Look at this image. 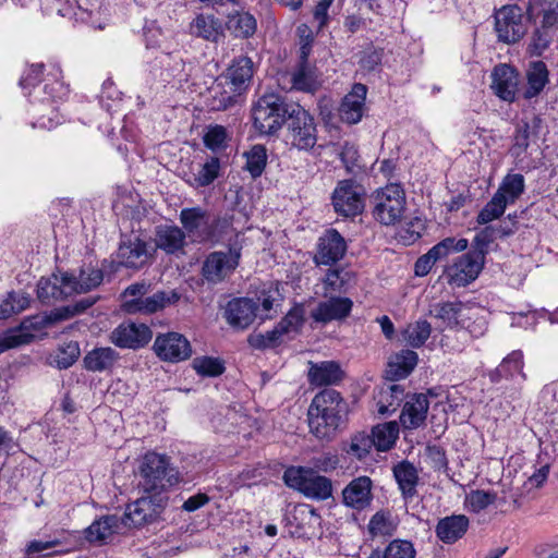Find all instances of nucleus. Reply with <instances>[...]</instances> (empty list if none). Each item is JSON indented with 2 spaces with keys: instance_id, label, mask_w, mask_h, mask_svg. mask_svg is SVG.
Returning a JSON list of instances; mask_svg holds the SVG:
<instances>
[{
  "instance_id": "1",
  "label": "nucleus",
  "mask_w": 558,
  "mask_h": 558,
  "mask_svg": "<svg viewBox=\"0 0 558 558\" xmlns=\"http://www.w3.org/2000/svg\"><path fill=\"white\" fill-rule=\"evenodd\" d=\"M138 488L143 494L167 496V492L182 481V475L167 454L148 451L144 454L140 468Z\"/></svg>"
},
{
  "instance_id": "2",
  "label": "nucleus",
  "mask_w": 558,
  "mask_h": 558,
  "mask_svg": "<svg viewBox=\"0 0 558 558\" xmlns=\"http://www.w3.org/2000/svg\"><path fill=\"white\" fill-rule=\"evenodd\" d=\"M295 104L284 95L269 93L252 107L253 125L260 135H277L295 110Z\"/></svg>"
},
{
  "instance_id": "3",
  "label": "nucleus",
  "mask_w": 558,
  "mask_h": 558,
  "mask_svg": "<svg viewBox=\"0 0 558 558\" xmlns=\"http://www.w3.org/2000/svg\"><path fill=\"white\" fill-rule=\"evenodd\" d=\"M284 484L300 493L305 497L326 500L332 494L331 481L323 475H318L311 468L291 466L283 472Z\"/></svg>"
},
{
  "instance_id": "4",
  "label": "nucleus",
  "mask_w": 558,
  "mask_h": 558,
  "mask_svg": "<svg viewBox=\"0 0 558 558\" xmlns=\"http://www.w3.org/2000/svg\"><path fill=\"white\" fill-rule=\"evenodd\" d=\"M287 137L291 145L300 150H311L317 142L315 118L300 104L287 121Z\"/></svg>"
},
{
  "instance_id": "5",
  "label": "nucleus",
  "mask_w": 558,
  "mask_h": 558,
  "mask_svg": "<svg viewBox=\"0 0 558 558\" xmlns=\"http://www.w3.org/2000/svg\"><path fill=\"white\" fill-rule=\"evenodd\" d=\"M168 500V496L144 494V496L126 506L121 521L125 526L134 527L155 522L166 509Z\"/></svg>"
},
{
  "instance_id": "6",
  "label": "nucleus",
  "mask_w": 558,
  "mask_h": 558,
  "mask_svg": "<svg viewBox=\"0 0 558 558\" xmlns=\"http://www.w3.org/2000/svg\"><path fill=\"white\" fill-rule=\"evenodd\" d=\"M365 187L353 179L338 182L332 193V206L335 211L342 217H356L365 207Z\"/></svg>"
},
{
  "instance_id": "7",
  "label": "nucleus",
  "mask_w": 558,
  "mask_h": 558,
  "mask_svg": "<svg viewBox=\"0 0 558 558\" xmlns=\"http://www.w3.org/2000/svg\"><path fill=\"white\" fill-rule=\"evenodd\" d=\"M374 218L381 225L391 226L398 222L405 208V195L399 184L387 185L374 197Z\"/></svg>"
},
{
  "instance_id": "8",
  "label": "nucleus",
  "mask_w": 558,
  "mask_h": 558,
  "mask_svg": "<svg viewBox=\"0 0 558 558\" xmlns=\"http://www.w3.org/2000/svg\"><path fill=\"white\" fill-rule=\"evenodd\" d=\"M495 31L499 41L511 45L518 43L527 32L529 22L523 10L517 4L504 5L495 12Z\"/></svg>"
},
{
  "instance_id": "9",
  "label": "nucleus",
  "mask_w": 558,
  "mask_h": 558,
  "mask_svg": "<svg viewBox=\"0 0 558 558\" xmlns=\"http://www.w3.org/2000/svg\"><path fill=\"white\" fill-rule=\"evenodd\" d=\"M283 520L292 537L311 539L317 535L322 518L312 506L299 504L287 510Z\"/></svg>"
},
{
  "instance_id": "10",
  "label": "nucleus",
  "mask_w": 558,
  "mask_h": 558,
  "mask_svg": "<svg viewBox=\"0 0 558 558\" xmlns=\"http://www.w3.org/2000/svg\"><path fill=\"white\" fill-rule=\"evenodd\" d=\"M241 251L242 246L238 245L235 242L229 245L228 253H210L202 267L203 277L208 282L213 283L222 281L228 274L232 272L239 266Z\"/></svg>"
},
{
  "instance_id": "11",
  "label": "nucleus",
  "mask_w": 558,
  "mask_h": 558,
  "mask_svg": "<svg viewBox=\"0 0 558 558\" xmlns=\"http://www.w3.org/2000/svg\"><path fill=\"white\" fill-rule=\"evenodd\" d=\"M485 264V258L476 252L470 250L468 253L458 257V259L445 269L448 282L458 288L466 287L473 282L481 274Z\"/></svg>"
},
{
  "instance_id": "12",
  "label": "nucleus",
  "mask_w": 558,
  "mask_h": 558,
  "mask_svg": "<svg viewBox=\"0 0 558 558\" xmlns=\"http://www.w3.org/2000/svg\"><path fill=\"white\" fill-rule=\"evenodd\" d=\"M153 349L165 362L178 363L192 355L190 341L182 333L174 331L157 335Z\"/></svg>"
},
{
  "instance_id": "13",
  "label": "nucleus",
  "mask_w": 558,
  "mask_h": 558,
  "mask_svg": "<svg viewBox=\"0 0 558 558\" xmlns=\"http://www.w3.org/2000/svg\"><path fill=\"white\" fill-rule=\"evenodd\" d=\"M348 250L344 238L336 229H327L317 241L313 262L316 266H333L343 258Z\"/></svg>"
},
{
  "instance_id": "14",
  "label": "nucleus",
  "mask_w": 558,
  "mask_h": 558,
  "mask_svg": "<svg viewBox=\"0 0 558 558\" xmlns=\"http://www.w3.org/2000/svg\"><path fill=\"white\" fill-rule=\"evenodd\" d=\"M180 299L181 294L177 290L157 291L150 296L125 300L121 307L130 315L154 314L178 303Z\"/></svg>"
},
{
  "instance_id": "15",
  "label": "nucleus",
  "mask_w": 558,
  "mask_h": 558,
  "mask_svg": "<svg viewBox=\"0 0 558 558\" xmlns=\"http://www.w3.org/2000/svg\"><path fill=\"white\" fill-rule=\"evenodd\" d=\"M153 338V331L145 324L122 323L113 329L111 342L122 349H140L145 347Z\"/></svg>"
},
{
  "instance_id": "16",
  "label": "nucleus",
  "mask_w": 558,
  "mask_h": 558,
  "mask_svg": "<svg viewBox=\"0 0 558 558\" xmlns=\"http://www.w3.org/2000/svg\"><path fill=\"white\" fill-rule=\"evenodd\" d=\"M258 303L248 298H235L228 302L225 318L234 329H246L256 318Z\"/></svg>"
},
{
  "instance_id": "17",
  "label": "nucleus",
  "mask_w": 558,
  "mask_h": 558,
  "mask_svg": "<svg viewBox=\"0 0 558 558\" xmlns=\"http://www.w3.org/2000/svg\"><path fill=\"white\" fill-rule=\"evenodd\" d=\"M519 84V72L515 68L506 64H497L492 73V88L495 94L502 100L512 102Z\"/></svg>"
},
{
  "instance_id": "18",
  "label": "nucleus",
  "mask_w": 558,
  "mask_h": 558,
  "mask_svg": "<svg viewBox=\"0 0 558 558\" xmlns=\"http://www.w3.org/2000/svg\"><path fill=\"white\" fill-rule=\"evenodd\" d=\"M373 482L368 476L353 478L342 490V501L347 507L364 510L373 500Z\"/></svg>"
},
{
  "instance_id": "19",
  "label": "nucleus",
  "mask_w": 558,
  "mask_h": 558,
  "mask_svg": "<svg viewBox=\"0 0 558 558\" xmlns=\"http://www.w3.org/2000/svg\"><path fill=\"white\" fill-rule=\"evenodd\" d=\"M367 87L364 84L355 83L349 94L344 96L339 107L341 121L348 124H355L361 121L364 109Z\"/></svg>"
},
{
  "instance_id": "20",
  "label": "nucleus",
  "mask_w": 558,
  "mask_h": 558,
  "mask_svg": "<svg viewBox=\"0 0 558 558\" xmlns=\"http://www.w3.org/2000/svg\"><path fill=\"white\" fill-rule=\"evenodd\" d=\"M117 255L124 267L133 269L142 268L151 257L147 250V243L138 236L122 240Z\"/></svg>"
},
{
  "instance_id": "21",
  "label": "nucleus",
  "mask_w": 558,
  "mask_h": 558,
  "mask_svg": "<svg viewBox=\"0 0 558 558\" xmlns=\"http://www.w3.org/2000/svg\"><path fill=\"white\" fill-rule=\"evenodd\" d=\"M307 411L328 412L345 421L349 407L339 391L332 388H325L315 395Z\"/></svg>"
},
{
  "instance_id": "22",
  "label": "nucleus",
  "mask_w": 558,
  "mask_h": 558,
  "mask_svg": "<svg viewBox=\"0 0 558 558\" xmlns=\"http://www.w3.org/2000/svg\"><path fill=\"white\" fill-rule=\"evenodd\" d=\"M66 271L60 275L52 274L49 278H41L37 284V298L41 303L50 304L53 301H62L72 295Z\"/></svg>"
},
{
  "instance_id": "23",
  "label": "nucleus",
  "mask_w": 558,
  "mask_h": 558,
  "mask_svg": "<svg viewBox=\"0 0 558 558\" xmlns=\"http://www.w3.org/2000/svg\"><path fill=\"white\" fill-rule=\"evenodd\" d=\"M308 365L307 380L315 387L337 385L345 377V373L336 361H311Z\"/></svg>"
},
{
  "instance_id": "24",
  "label": "nucleus",
  "mask_w": 558,
  "mask_h": 558,
  "mask_svg": "<svg viewBox=\"0 0 558 558\" xmlns=\"http://www.w3.org/2000/svg\"><path fill=\"white\" fill-rule=\"evenodd\" d=\"M353 302L349 298L332 296L328 301L319 302L312 312V318L317 323L327 324L331 320H340L351 313Z\"/></svg>"
},
{
  "instance_id": "25",
  "label": "nucleus",
  "mask_w": 558,
  "mask_h": 558,
  "mask_svg": "<svg viewBox=\"0 0 558 558\" xmlns=\"http://www.w3.org/2000/svg\"><path fill=\"white\" fill-rule=\"evenodd\" d=\"M418 355L415 351L403 349L389 357L385 371V378L389 381H398L407 378L415 368Z\"/></svg>"
},
{
  "instance_id": "26",
  "label": "nucleus",
  "mask_w": 558,
  "mask_h": 558,
  "mask_svg": "<svg viewBox=\"0 0 558 558\" xmlns=\"http://www.w3.org/2000/svg\"><path fill=\"white\" fill-rule=\"evenodd\" d=\"M307 422L311 433L319 440H331L337 430L344 423L343 420L338 418L335 414L328 412H313L307 411Z\"/></svg>"
},
{
  "instance_id": "27",
  "label": "nucleus",
  "mask_w": 558,
  "mask_h": 558,
  "mask_svg": "<svg viewBox=\"0 0 558 558\" xmlns=\"http://www.w3.org/2000/svg\"><path fill=\"white\" fill-rule=\"evenodd\" d=\"M469 523L464 514L448 515L438 521L435 533L445 544H453L466 533Z\"/></svg>"
},
{
  "instance_id": "28",
  "label": "nucleus",
  "mask_w": 558,
  "mask_h": 558,
  "mask_svg": "<svg viewBox=\"0 0 558 558\" xmlns=\"http://www.w3.org/2000/svg\"><path fill=\"white\" fill-rule=\"evenodd\" d=\"M120 360L118 351L110 347L95 348L83 357V366L89 372H111Z\"/></svg>"
},
{
  "instance_id": "29",
  "label": "nucleus",
  "mask_w": 558,
  "mask_h": 558,
  "mask_svg": "<svg viewBox=\"0 0 558 558\" xmlns=\"http://www.w3.org/2000/svg\"><path fill=\"white\" fill-rule=\"evenodd\" d=\"M65 279L69 280L72 293H86L97 288L104 280V272L101 269L95 268L90 265H83L78 269V274L68 272Z\"/></svg>"
},
{
  "instance_id": "30",
  "label": "nucleus",
  "mask_w": 558,
  "mask_h": 558,
  "mask_svg": "<svg viewBox=\"0 0 558 558\" xmlns=\"http://www.w3.org/2000/svg\"><path fill=\"white\" fill-rule=\"evenodd\" d=\"M429 402L425 395H414L411 401L403 405L400 421L405 428L415 429L426 420Z\"/></svg>"
},
{
  "instance_id": "31",
  "label": "nucleus",
  "mask_w": 558,
  "mask_h": 558,
  "mask_svg": "<svg viewBox=\"0 0 558 558\" xmlns=\"http://www.w3.org/2000/svg\"><path fill=\"white\" fill-rule=\"evenodd\" d=\"M254 63L251 58L240 56L235 58L227 71V78L233 86V92L245 90L253 77Z\"/></svg>"
},
{
  "instance_id": "32",
  "label": "nucleus",
  "mask_w": 558,
  "mask_h": 558,
  "mask_svg": "<svg viewBox=\"0 0 558 558\" xmlns=\"http://www.w3.org/2000/svg\"><path fill=\"white\" fill-rule=\"evenodd\" d=\"M155 236L156 247L167 254H177L185 246V233L177 226H158Z\"/></svg>"
},
{
  "instance_id": "33",
  "label": "nucleus",
  "mask_w": 558,
  "mask_h": 558,
  "mask_svg": "<svg viewBox=\"0 0 558 558\" xmlns=\"http://www.w3.org/2000/svg\"><path fill=\"white\" fill-rule=\"evenodd\" d=\"M392 471L403 499H412L417 494L418 473L416 468L410 461L403 460L396 464Z\"/></svg>"
},
{
  "instance_id": "34",
  "label": "nucleus",
  "mask_w": 558,
  "mask_h": 558,
  "mask_svg": "<svg viewBox=\"0 0 558 558\" xmlns=\"http://www.w3.org/2000/svg\"><path fill=\"white\" fill-rule=\"evenodd\" d=\"M190 32L196 37L217 43L222 36V24L214 15L198 14L191 23Z\"/></svg>"
},
{
  "instance_id": "35",
  "label": "nucleus",
  "mask_w": 558,
  "mask_h": 558,
  "mask_svg": "<svg viewBox=\"0 0 558 558\" xmlns=\"http://www.w3.org/2000/svg\"><path fill=\"white\" fill-rule=\"evenodd\" d=\"M549 72L545 62L537 60L530 63L526 71L527 87L523 93L525 99L538 96L549 82Z\"/></svg>"
},
{
  "instance_id": "36",
  "label": "nucleus",
  "mask_w": 558,
  "mask_h": 558,
  "mask_svg": "<svg viewBox=\"0 0 558 558\" xmlns=\"http://www.w3.org/2000/svg\"><path fill=\"white\" fill-rule=\"evenodd\" d=\"M325 290L331 293H347L355 283V276L352 271L342 267L327 270L323 280Z\"/></svg>"
},
{
  "instance_id": "37",
  "label": "nucleus",
  "mask_w": 558,
  "mask_h": 558,
  "mask_svg": "<svg viewBox=\"0 0 558 558\" xmlns=\"http://www.w3.org/2000/svg\"><path fill=\"white\" fill-rule=\"evenodd\" d=\"M226 26L234 37L247 39L255 34L257 23L252 14L247 12H235L228 16Z\"/></svg>"
},
{
  "instance_id": "38",
  "label": "nucleus",
  "mask_w": 558,
  "mask_h": 558,
  "mask_svg": "<svg viewBox=\"0 0 558 558\" xmlns=\"http://www.w3.org/2000/svg\"><path fill=\"white\" fill-rule=\"evenodd\" d=\"M536 7L542 9L544 27H554L558 24V0H530L525 12L527 21H535Z\"/></svg>"
},
{
  "instance_id": "39",
  "label": "nucleus",
  "mask_w": 558,
  "mask_h": 558,
  "mask_svg": "<svg viewBox=\"0 0 558 558\" xmlns=\"http://www.w3.org/2000/svg\"><path fill=\"white\" fill-rule=\"evenodd\" d=\"M119 519L116 515H106L92 523L85 531V537L90 543H102L111 536L118 527Z\"/></svg>"
},
{
  "instance_id": "40",
  "label": "nucleus",
  "mask_w": 558,
  "mask_h": 558,
  "mask_svg": "<svg viewBox=\"0 0 558 558\" xmlns=\"http://www.w3.org/2000/svg\"><path fill=\"white\" fill-rule=\"evenodd\" d=\"M371 435L374 437L375 448L378 451H388L393 447L399 436V425L397 422L379 424L373 427Z\"/></svg>"
},
{
  "instance_id": "41",
  "label": "nucleus",
  "mask_w": 558,
  "mask_h": 558,
  "mask_svg": "<svg viewBox=\"0 0 558 558\" xmlns=\"http://www.w3.org/2000/svg\"><path fill=\"white\" fill-rule=\"evenodd\" d=\"M415 549L411 542L403 539H393L381 551L375 549L368 558H415Z\"/></svg>"
},
{
  "instance_id": "42",
  "label": "nucleus",
  "mask_w": 558,
  "mask_h": 558,
  "mask_svg": "<svg viewBox=\"0 0 558 558\" xmlns=\"http://www.w3.org/2000/svg\"><path fill=\"white\" fill-rule=\"evenodd\" d=\"M432 332L430 324L421 319L414 324H410L403 331V340L412 348H421L425 344Z\"/></svg>"
},
{
  "instance_id": "43",
  "label": "nucleus",
  "mask_w": 558,
  "mask_h": 558,
  "mask_svg": "<svg viewBox=\"0 0 558 558\" xmlns=\"http://www.w3.org/2000/svg\"><path fill=\"white\" fill-rule=\"evenodd\" d=\"M507 204L508 196L504 195L501 192H496L492 199L478 213L476 218L477 222L480 225H486L499 218L505 213Z\"/></svg>"
},
{
  "instance_id": "44",
  "label": "nucleus",
  "mask_w": 558,
  "mask_h": 558,
  "mask_svg": "<svg viewBox=\"0 0 558 558\" xmlns=\"http://www.w3.org/2000/svg\"><path fill=\"white\" fill-rule=\"evenodd\" d=\"M244 156L246 157L245 169L252 178L260 177L267 165L266 147L260 144L254 145Z\"/></svg>"
},
{
  "instance_id": "45",
  "label": "nucleus",
  "mask_w": 558,
  "mask_h": 558,
  "mask_svg": "<svg viewBox=\"0 0 558 558\" xmlns=\"http://www.w3.org/2000/svg\"><path fill=\"white\" fill-rule=\"evenodd\" d=\"M192 366L203 377H218L226 371L225 361L213 356L195 357Z\"/></svg>"
},
{
  "instance_id": "46",
  "label": "nucleus",
  "mask_w": 558,
  "mask_h": 558,
  "mask_svg": "<svg viewBox=\"0 0 558 558\" xmlns=\"http://www.w3.org/2000/svg\"><path fill=\"white\" fill-rule=\"evenodd\" d=\"M468 245L469 242L466 239L457 240L456 238L449 236L429 248L428 253L433 255V259L437 263L451 253L463 252L466 250Z\"/></svg>"
},
{
  "instance_id": "47",
  "label": "nucleus",
  "mask_w": 558,
  "mask_h": 558,
  "mask_svg": "<svg viewBox=\"0 0 558 558\" xmlns=\"http://www.w3.org/2000/svg\"><path fill=\"white\" fill-rule=\"evenodd\" d=\"M219 170L220 159L218 157H210L189 183L196 189L208 186L218 178Z\"/></svg>"
},
{
  "instance_id": "48",
  "label": "nucleus",
  "mask_w": 558,
  "mask_h": 558,
  "mask_svg": "<svg viewBox=\"0 0 558 558\" xmlns=\"http://www.w3.org/2000/svg\"><path fill=\"white\" fill-rule=\"evenodd\" d=\"M463 303L461 301L456 302H442L434 306L435 316L444 322L449 328L459 326V316L462 312Z\"/></svg>"
},
{
  "instance_id": "49",
  "label": "nucleus",
  "mask_w": 558,
  "mask_h": 558,
  "mask_svg": "<svg viewBox=\"0 0 558 558\" xmlns=\"http://www.w3.org/2000/svg\"><path fill=\"white\" fill-rule=\"evenodd\" d=\"M397 529L388 511H378L369 520L368 532L372 536H391Z\"/></svg>"
},
{
  "instance_id": "50",
  "label": "nucleus",
  "mask_w": 558,
  "mask_h": 558,
  "mask_svg": "<svg viewBox=\"0 0 558 558\" xmlns=\"http://www.w3.org/2000/svg\"><path fill=\"white\" fill-rule=\"evenodd\" d=\"M292 87L306 93H314L317 89V81L308 64H298V69L291 77Z\"/></svg>"
},
{
  "instance_id": "51",
  "label": "nucleus",
  "mask_w": 558,
  "mask_h": 558,
  "mask_svg": "<svg viewBox=\"0 0 558 558\" xmlns=\"http://www.w3.org/2000/svg\"><path fill=\"white\" fill-rule=\"evenodd\" d=\"M207 213L201 207L184 208L180 213V221L189 234H194L202 226L207 225Z\"/></svg>"
},
{
  "instance_id": "52",
  "label": "nucleus",
  "mask_w": 558,
  "mask_h": 558,
  "mask_svg": "<svg viewBox=\"0 0 558 558\" xmlns=\"http://www.w3.org/2000/svg\"><path fill=\"white\" fill-rule=\"evenodd\" d=\"M282 336L283 332L276 325L274 329L265 333H251L247 338V342L256 350L272 349L281 343Z\"/></svg>"
},
{
  "instance_id": "53",
  "label": "nucleus",
  "mask_w": 558,
  "mask_h": 558,
  "mask_svg": "<svg viewBox=\"0 0 558 558\" xmlns=\"http://www.w3.org/2000/svg\"><path fill=\"white\" fill-rule=\"evenodd\" d=\"M550 27H536L530 38L526 52L530 57H541L551 43V36L548 32Z\"/></svg>"
},
{
  "instance_id": "54",
  "label": "nucleus",
  "mask_w": 558,
  "mask_h": 558,
  "mask_svg": "<svg viewBox=\"0 0 558 558\" xmlns=\"http://www.w3.org/2000/svg\"><path fill=\"white\" fill-rule=\"evenodd\" d=\"M234 216L232 214H225L221 217L214 219L206 228L204 239L211 242H219L232 228Z\"/></svg>"
},
{
  "instance_id": "55",
  "label": "nucleus",
  "mask_w": 558,
  "mask_h": 558,
  "mask_svg": "<svg viewBox=\"0 0 558 558\" xmlns=\"http://www.w3.org/2000/svg\"><path fill=\"white\" fill-rule=\"evenodd\" d=\"M497 238H499V228L487 226L475 235L471 244V250L485 258L488 253L489 245Z\"/></svg>"
},
{
  "instance_id": "56",
  "label": "nucleus",
  "mask_w": 558,
  "mask_h": 558,
  "mask_svg": "<svg viewBox=\"0 0 558 558\" xmlns=\"http://www.w3.org/2000/svg\"><path fill=\"white\" fill-rule=\"evenodd\" d=\"M80 354L81 350L78 343L76 341H70L58 350L53 362L59 369H66L77 361Z\"/></svg>"
},
{
  "instance_id": "57",
  "label": "nucleus",
  "mask_w": 558,
  "mask_h": 558,
  "mask_svg": "<svg viewBox=\"0 0 558 558\" xmlns=\"http://www.w3.org/2000/svg\"><path fill=\"white\" fill-rule=\"evenodd\" d=\"M304 324V308L302 305H294L284 317L277 324L283 335L290 331H299Z\"/></svg>"
},
{
  "instance_id": "58",
  "label": "nucleus",
  "mask_w": 558,
  "mask_h": 558,
  "mask_svg": "<svg viewBox=\"0 0 558 558\" xmlns=\"http://www.w3.org/2000/svg\"><path fill=\"white\" fill-rule=\"evenodd\" d=\"M524 191V177L520 173L508 174L497 192L508 195V202L513 203Z\"/></svg>"
},
{
  "instance_id": "59",
  "label": "nucleus",
  "mask_w": 558,
  "mask_h": 558,
  "mask_svg": "<svg viewBox=\"0 0 558 558\" xmlns=\"http://www.w3.org/2000/svg\"><path fill=\"white\" fill-rule=\"evenodd\" d=\"M51 325L53 324L50 322V313H46L45 315H35L24 318L15 329H19L23 335L29 336L31 343L35 339V336L29 332L31 330L40 331Z\"/></svg>"
},
{
  "instance_id": "60",
  "label": "nucleus",
  "mask_w": 558,
  "mask_h": 558,
  "mask_svg": "<svg viewBox=\"0 0 558 558\" xmlns=\"http://www.w3.org/2000/svg\"><path fill=\"white\" fill-rule=\"evenodd\" d=\"M497 494L486 490H471L466 496V502L473 512H480L496 501Z\"/></svg>"
},
{
  "instance_id": "61",
  "label": "nucleus",
  "mask_w": 558,
  "mask_h": 558,
  "mask_svg": "<svg viewBox=\"0 0 558 558\" xmlns=\"http://www.w3.org/2000/svg\"><path fill=\"white\" fill-rule=\"evenodd\" d=\"M373 447H375L374 437H372L371 434L368 435L365 433H359L352 438L348 452L354 454L357 459L361 460L371 452Z\"/></svg>"
},
{
  "instance_id": "62",
  "label": "nucleus",
  "mask_w": 558,
  "mask_h": 558,
  "mask_svg": "<svg viewBox=\"0 0 558 558\" xmlns=\"http://www.w3.org/2000/svg\"><path fill=\"white\" fill-rule=\"evenodd\" d=\"M539 119L534 118V125L531 126L527 122H522L517 128L514 135V145L523 150H526L530 146L532 137L537 136L536 129L538 128Z\"/></svg>"
},
{
  "instance_id": "63",
  "label": "nucleus",
  "mask_w": 558,
  "mask_h": 558,
  "mask_svg": "<svg viewBox=\"0 0 558 558\" xmlns=\"http://www.w3.org/2000/svg\"><path fill=\"white\" fill-rule=\"evenodd\" d=\"M339 157L348 173L355 174L357 170L361 169L359 166V150L353 144L345 142L341 148Z\"/></svg>"
},
{
  "instance_id": "64",
  "label": "nucleus",
  "mask_w": 558,
  "mask_h": 558,
  "mask_svg": "<svg viewBox=\"0 0 558 558\" xmlns=\"http://www.w3.org/2000/svg\"><path fill=\"white\" fill-rule=\"evenodd\" d=\"M227 130L222 125L211 126L204 135V144L211 150L221 149L226 146Z\"/></svg>"
}]
</instances>
